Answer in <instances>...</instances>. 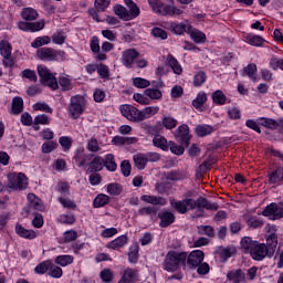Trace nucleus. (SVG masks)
I'll return each instance as SVG.
<instances>
[{
  "mask_svg": "<svg viewBox=\"0 0 283 283\" xmlns=\"http://www.w3.org/2000/svg\"><path fill=\"white\" fill-rule=\"evenodd\" d=\"M193 192L191 190L185 193V199L176 200L170 199V207L175 209L180 216H185L188 211L193 209H207L208 211H218L219 207L217 202H210L207 198L199 197L198 199L192 198Z\"/></svg>",
  "mask_w": 283,
  "mask_h": 283,
  "instance_id": "nucleus-1",
  "label": "nucleus"
},
{
  "mask_svg": "<svg viewBox=\"0 0 283 283\" xmlns=\"http://www.w3.org/2000/svg\"><path fill=\"white\" fill-rule=\"evenodd\" d=\"M187 262V252H180L171 250L166 254L164 260V270L168 273H174L178 271L180 266H185Z\"/></svg>",
  "mask_w": 283,
  "mask_h": 283,
  "instance_id": "nucleus-2",
  "label": "nucleus"
},
{
  "mask_svg": "<svg viewBox=\"0 0 283 283\" xmlns=\"http://www.w3.org/2000/svg\"><path fill=\"white\" fill-rule=\"evenodd\" d=\"M149 7L155 14H161V17H180L185 11L175 4L163 3L160 0H147Z\"/></svg>",
  "mask_w": 283,
  "mask_h": 283,
  "instance_id": "nucleus-3",
  "label": "nucleus"
},
{
  "mask_svg": "<svg viewBox=\"0 0 283 283\" xmlns=\"http://www.w3.org/2000/svg\"><path fill=\"white\" fill-rule=\"evenodd\" d=\"M38 74L42 85H46L51 90H59V80H56V74L52 73L48 66L40 64L36 67Z\"/></svg>",
  "mask_w": 283,
  "mask_h": 283,
  "instance_id": "nucleus-4",
  "label": "nucleus"
},
{
  "mask_svg": "<svg viewBox=\"0 0 283 283\" xmlns=\"http://www.w3.org/2000/svg\"><path fill=\"white\" fill-rule=\"evenodd\" d=\"M7 186L12 191H23L28 189V177L23 172H10Z\"/></svg>",
  "mask_w": 283,
  "mask_h": 283,
  "instance_id": "nucleus-5",
  "label": "nucleus"
},
{
  "mask_svg": "<svg viewBox=\"0 0 283 283\" xmlns=\"http://www.w3.org/2000/svg\"><path fill=\"white\" fill-rule=\"evenodd\" d=\"M40 61H65L67 54L65 51L54 50L52 48H41L36 51Z\"/></svg>",
  "mask_w": 283,
  "mask_h": 283,
  "instance_id": "nucleus-6",
  "label": "nucleus"
},
{
  "mask_svg": "<svg viewBox=\"0 0 283 283\" xmlns=\"http://www.w3.org/2000/svg\"><path fill=\"white\" fill-rule=\"evenodd\" d=\"M85 112V98L81 95L72 96L69 105V116L78 118Z\"/></svg>",
  "mask_w": 283,
  "mask_h": 283,
  "instance_id": "nucleus-7",
  "label": "nucleus"
},
{
  "mask_svg": "<svg viewBox=\"0 0 283 283\" xmlns=\"http://www.w3.org/2000/svg\"><path fill=\"white\" fill-rule=\"evenodd\" d=\"M262 216L270 220H280L283 218V200L279 203L272 202L262 211Z\"/></svg>",
  "mask_w": 283,
  "mask_h": 283,
  "instance_id": "nucleus-8",
  "label": "nucleus"
},
{
  "mask_svg": "<svg viewBox=\"0 0 283 283\" xmlns=\"http://www.w3.org/2000/svg\"><path fill=\"white\" fill-rule=\"evenodd\" d=\"M92 158L94 155H90L85 153V148L78 147L74 151L73 160H75V165L77 167H82L83 169L90 167V163H92Z\"/></svg>",
  "mask_w": 283,
  "mask_h": 283,
  "instance_id": "nucleus-9",
  "label": "nucleus"
},
{
  "mask_svg": "<svg viewBox=\"0 0 283 283\" xmlns=\"http://www.w3.org/2000/svg\"><path fill=\"white\" fill-rule=\"evenodd\" d=\"M119 112L124 118H127V120H130V123H140V111L133 105H120Z\"/></svg>",
  "mask_w": 283,
  "mask_h": 283,
  "instance_id": "nucleus-10",
  "label": "nucleus"
},
{
  "mask_svg": "<svg viewBox=\"0 0 283 283\" xmlns=\"http://www.w3.org/2000/svg\"><path fill=\"white\" fill-rule=\"evenodd\" d=\"M140 56V53L136 49H127L122 52L120 63L127 70H132L134 67V63Z\"/></svg>",
  "mask_w": 283,
  "mask_h": 283,
  "instance_id": "nucleus-11",
  "label": "nucleus"
},
{
  "mask_svg": "<svg viewBox=\"0 0 283 283\" xmlns=\"http://www.w3.org/2000/svg\"><path fill=\"white\" fill-rule=\"evenodd\" d=\"M252 260L256 262H262L264 258H269V248L264 243H260L256 241L254 247L252 248V252L250 253Z\"/></svg>",
  "mask_w": 283,
  "mask_h": 283,
  "instance_id": "nucleus-12",
  "label": "nucleus"
},
{
  "mask_svg": "<svg viewBox=\"0 0 283 283\" xmlns=\"http://www.w3.org/2000/svg\"><path fill=\"white\" fill-rule=\"evenodd\" d=\"M187 264L192 269H196L205 261V252L201 250H195L189 255L187 254Z\"/></svg>",
  "mask_w": 283,
  "mask_h": 283,
  "instance_id": "nucleus-13",
  "label": "nucleus"
},
{
  "mask_svg": "<svg viewBox=\"0 0 283 283\" xmlns=\"http://www.w3.org/2000/svg\"><path fill=\"white\" fill-rule=\"evenodd\" d=\"M158 218L160 220L159 227H161L163 229L176 222V214H174V212L171 211H163L158 214Z\"/></svg>",
  "mask_w": 283,
  "mask_h": 283,
  "instance_id": "nucleus-14",
  "label": "nucleus"
},
{
  "mask_svg": "<svg viewBox=\"0 0 283 283\" xmlns=\"http://www.w3.org/2000/svg\"><path fill=\"white\" fill-rule=\"evenodd\" d=\"M140 200L143 202H146L147 205H155L158 207H165L167 205V198H165V197L144 195L140 197Z\"/></svg>",
  "mask_w": 283,
  "mask_h": 283,
  "instance_id": "nucleus-15",
  "label": "nucleus"
},
{
  "mask_svg": "<svg viewBox=\"0 0 283 283\" xmlns=\"http://www.w3.org/2000/svg\"><path fill=\"white\" fill-rule=\"evenodd\" d=\"M124 3L128 8L129 21H134V19H138V17H140V8L135 3L134 0H124Z\"/></svg>",
  "mask_w": 283,
  "mask_h": 283,
  "instance_id": "nucleus-16",
  "label": "nucleus"
},
{
  "mask_svg": "<svg viewBox=\"0 0 283 283\" xmlns=\"http://www.w3.org/2000/svg\"><path fill=\"white\" fill-rule=\"evenodd\" d=\"M243 76H248L253 83H258L260 77L258 76V65L250 63L243 69Z\"/></svg>",
  "mask_w": 283,
  "mask_h": 283,
  "instance_id": "nucleus-17",
  "label": "nucleus"
},
{
  "mask_svg": "<svg viewBox=\"0 0 283 283\" xmlns=\"http://www.w3.org/2000/svg\"><path fill=\"white\" fill-rule=\"evenodd\" d=\"M103 167H105V159L103 157H95L94 159H91L87 168L88 174H94L96 171H102Z\"/></svg>",
  "mask_w": 283,
  "mask_h": 283,
  "instance_id": "nucleus-18",
  "label": "nucleus"
},
{
  "mask_svg": "<svg viewBox=\"0 0 283 283\" xmlns=\"http://www.w3.org/2000/svg\"><path fill=\"white\" fill-rule=\"evenodd\" d=\"M169 25L174 32V34L180 35V34H185V32H187V34H189L191 32V24L189 23H178V22H169Z\"/></svg>",
  "mask_w": 283,
  "mask_h": 283,
  "instance_id": "nucleus-19",
  "label": "nucleus"
},
{
  "mask_svg": "<svg viewBox=\"0 0 283 283\" xmlns=\"http://www.w3.org/2000/svg\"><path fill=\"white\" fill-rule=\"evenodd\" d=\"M27 200L32 209H35V211H45V206L43 205V201L36 195L29 193L27 197Z\"/></svg>",
  "mask_w": 283,
  "mask_h": 283,
  "instance_id": "nucleus-20",
  "label": "nucleus"
},
{
  "mask_svg": "<svg viewBox=\"0 0 283 283\" xmlns=\"http://www.w3.org/2000/svg\"><path fill=\"white\" fill-rule=\"evenodd\" d=\"M158 112H160V107L158 106H148L139 111V123H143V120H147V118H151V116H156Z\"/></svg>",
  "mask_w": 283,
  "mask_h": 283,
  "instance_id": "nucleus-21",
  "label": "nucleus"
},
{
  "mask_svg": "<svg viewBox=\"0 0 283 283\" xmlns=\"http://www.w3.org/2000/svg\"><path fill=\"white\" fill-rule=\"evenodd\" d=\"M166 62L172 70L174 74H177V76H180V74H182V65H180V62H178V60L174 57V55L168 54L166 56Z\"/></svg>",
  "mask_w": 283,
  "mask_h": 283,
  "instance_id": "nucleus-22",
  "label": "nucleus"
},
{
  "mask_svg": "<svg viewBox=\"0 0 283 283\" xmlns=\"http://www.w3.org/2000/svg\"><path fill=\"white\" fill-rule=\"evenodd\" d=\"M127 235H119L115 240L111 241L107 243L106 248L107 249H113L114 251H118V249H123L125 244L128 242Z\"/></svg>",
  "mask_w": 283,
  "mask_h": 283,
  "instance_id": "nucleus-23",
  "label": "nucleus"
},
{
  "mask_svg": "<svg viewBox=\"0 0 283 283\" xmlns=\"http://www.w3.org/2000/svg\"><path fill=\"white\" fill-rule=\"evenodd\" d=\"M15 233L20 238H24L25 240H34V238H36V232H34L33 230H28L19 223L15 226Z\"/></svg>",
  "mask_w": 283,
  "mask_h": 283,
  "instance_id": "nucleus-24",
  "label": "nucleus"
},
{
  "mask_svg": "<svg viewBox=\"0 0 283 283\" xmlns=\"http://www.w3.org/2000/svg\"><path fill=\"white\" fill-rule=\"evenodd\" d=\"M244 39L249 45H253L254 48H262L265 42L264 38L253 33L245 34Z\"/></svg>",
  "mask_w": 283,
  "mask_h": 283,
  "instance_id": "nucleus-25",
  "label": "nucleus"
},
{
  "mask_svg": "<svg viewBox=\"0 0 283 283\" xmlns=\"http://www.w3.org/2000/svg\"><path fill=\"white\" fill-rule=\"evenodd\" d=\"M133 160H134L135 167L139 171H143V169H145L147 167V163H149L147 160V155L143 154V153H138V154L134 155Z\"/></svg>",
  "mask_w": 283,
  "mask_h": 283,
  "instance_id": "nucleus-26",
  "label": "nucleus"
},
{
  "mask_svg": "<svg viewBox=\"0 0 283 283\" xmlns=\"http://www.w3.org/2000/svg\"><path fill=\"white\" fill-rule=\"evenodd\" d=\"M23 113V97L21 96H15L12 98V104H11V114L14 116H19V114Z\"/></svg>",
  "mask_w": 283,
  "mask_h": 283,
  "instance_id": "nucleus-27",
  "label": "nucleus"
},
{
  "mask_svg": "<svg viewBox=\"0 0 283 283\" xmlns=\"http://www.w3.org/2000/svg\"><path fill=\"white\" fill-rule=\"evenodd\" d=\"M176 137L180 138L181 143H189L191 135H189V126L184 124L176 130Z\"/></svg>",
  "mask_w": 283,
  "mask_h": 283,
  "instance_id": "nucleus-28",
  "label": "nucleus"
},
{
  "mask_svg": "<svg viewBox=\"0 0 283 283\" xmlns=\"http://www.w3.org/2000/svg\"><path fill=\"white\" fill-rule=\"evenodd\" d=\"M113 145H117L120 147L123 145H134V143H138V138L136 137H123V136H115L112 139Z\"/></svg>",
  "mask_w": 283,
  "mask_h": 283,
  "instance_id": "nucleus-29",
  "label": "nucleus"
},
{
  "mask_svg": "<svg viewBox=\"0 0 283 283\" xmlns=\"http://www.w3.org/2000/svg\"><path fill=\"white\" fill-rule=\"evenodd\" d=\"M207 101H208L207 93L201 91L197 94L196 98L192 101V106L196 109H199L200 112H202V107H205V103H207Z\"/></svg>",
  "mask_w": 283,
  "mask_h": 283,
  "instance_id": "nucleus-30",
  "label": "nucleus"
},
{
  "mask_svg": "<svg viewBox=\"0 0 283 283\" xmlns=\"http://www.w3.org/2000/svg\"><path fill=\"white\" fill-rule=\"evenodd\" d=\"M245 222L250 229H261V227H264V220L258 216L248 217Z\"/></svg>",
  "mask_w": 283,
  "mask_h": 283,
  "instance_id": "nucleus-31",
  "label": "nucleus"
},
{
  "mask_svg": "<svg viewBox=\"0 0 283 283\" xmlns=\"http://www.w3.org/2000/svg\"><path fill=\"white\" fill-rule=\"evenodd\" d=\"M114 14L118 17L122 21H129V10L120 4H116L113 8Z\"/></svg>",
  "mask_w": 283,
  "mask_h": 283,
  "instance_id": "nucleus-32",
  "label": "nucleus"
},
{
  "mask_svg": "<svg viewBox=\"0 0 283 283\" xmlns=\"http://www.w3.org/2000/svg\"><path fill=\"white\" fill-rule=\"evenodd\" d=\"M227 280L232 283L244 282V273L242 272V270H232L228 272Z\"/></svg>",
  "mask_w": 283,
  "mask_h": 283,
  "instance_id": "nucleus-33",
  "label": "nucleus"
},
{
  "mask_svg": "<svg viewBox=\"0 0 283 283\" xmlns=\"http://www.w3.org/2000/svg\"><path fill=\"white\" fill-rule=\"evenodd\" d=\"M256 243L258 241H253L251 237H244L241 239V242H240L241 249L242 251H244V253H251Z\"/></svg>",
  "mask_w": 283,
  "mask_h": 283,
  "instance_id": "nucleus-34",
  "label": "nucleus"
},
{
  "mask_svg": "<svg viewBox=\"0 0 283 283\" xmlns=\"http://www.w3.org/2000/svg\"><path fill=\"white\" fill-rule=\"evenodd\" d=\"M21 17L24 21H36L39 19V12L32 8H24L21 11Z\"/></svg>",
  "mask_w": 283,
  "mask_h": 283,
  "instance_id": "nucleus-35",
  "label": "nucleus"
},
{
  "mask_svg": "<svg viewBox=\"0 0 283 283\" xmlns=\"http://www.w3.org/2000/svg\"><path fill=\"white\" fill-rule=\"evenodd\" d=\"M282 180H283L282 167H277L275 170L269 174L270 185H277V182H282Z\"/></svg>",
  "mask_w": 283,
  "mask_h": 283,
  "instance_id": "nucleus-36",
  "label": "nucleus"
},
{
  "mask_svg": "<svg viewBox=\"0 0 283 283\" xmlns=\"http://www.w3.org/2000/svg\"><path fill=\"white\" fill-rule=\"evenodd\" d=\"M266 248L269 250V258L275 255L277 249V235L266 237Z\"/></svg>",
  "mask_w": 283,
  "mask_h": 283,
  "instance_id": "nucleus-37",
  "label": "nucleus"
},
{
  "mask_svg": "<svg viewBox=\"0 0 283 283\" xmlns=\"http://www.w3.org/2000/svg\"><path fill=\"white\" fill-rule=\"evenodd\" d=\"M153 145L154 147L163 149V151H167L169 149V142H167V139L161 135H156L153 138Z\"/></svg>",
  "mask_w": 283,
  "mask_h": 283,
  "instance_id": "nucleus-38",
  "label": "nucleus"
},
{
  "mask_svg": "<svg viewBox=\"0 0 283 283\" xmlns=\"http://www.w3.org/2000/svg\"><path fill=\"white\" fill-rule=\"evenodd\" d=\"M195 132L197 136H200L202 138L205 136H209L210 134H213V126L207 125V124H200L196 126Z\"/></svg>",
  "mask_w": 283,
  "mask_h": 283,
  "instance_id": "nucleus-39",
  "label": "nucleus"
},
{
  "mask_svg": "<svg viewBox=\"0 0 283 283\" xmlns=\"http://www.w3.org/2000/svg\"><path fill=\"white\" fill-rule=\"evenodd\" d=\"M50 43H52L50 35L38 36L31 43V48L38 50V48H43V45H50Z\"/></svg>",
  "mask_w": 283,
  "mask_h": 283,
  "instance_id": "nucleus-40",
  "label": "nucleus"
},
{
  "mask_svg": "<svg viewBox=\"0 0 283 283\" xmlns=\"http://www.w3.org/2000/svg\"><path fill=\"white\" fill-rule=\"evenodd\" d=\"M227 95L221 90H217L212 93V103L214 105H227Z\"/></svg>",
  "mask_w": 283,
  "mask_h": 283,
  "instance_id": "nucleus-41",
  "label": "nucleus"
},
{
  "mask_svg": "<svg viewBox=\"0 0 283 283\" xmlns=\"http://www.w3.org/2000/svg\"><path fill=\"white\" fill-rule=\"evenodd\" d=\"M105 205H109V196L105 193H99L93 200L94 209H101V207H105Z\"/></svg>",
  "mask_w": 283,
  "mask_h": 283,
  "instance_id": "nucleus-42",
  "label": "nucleus"
},
{
  "mask_svg": "<svg viewBox=\"0 0 283 283\" xmlns=\"http://www.w3.org/2000/svg\"><path fill=\"white\" fill-rule=\"evenodd\" d=\"M188 34H190V38L195 43H205V41H207V35L202 31L193 29L192 27Z\"/></svg>",
  "mask_w": 283,
  "mask_h": 283,
  "instance_id": "nucleus-43",
  "label": "nucleus"
},
{
  "mask_svg": "<svg viewBox=\"0 0 283 283\" xmlns=\"http://www.w3.org/2000/svg\"><path fill=\"white\" fill-rule=\"evenodd\" d=\"M48 275H50V277H55L56 280H59V277H63V269L54 264V262L50 261Z\"/></svg>",
  "mask_w": 283,
  "mask_h": 283,
  "instance_id": "nucleus-44",
  "label": "nucleus"
},
{
  "mask_svg": "<svg viewBox=\"0 0 283 283\" xmlns=\"http://www.w3.org/2000/svg\"><path fill=\"white\" fill-rule=\"evenodd\" d=\"M60 85L62 92H70L72 90V80L67 75H61L59 77L57 86Z\"/></svg>",
  "mask_w": 283,
  "mask_h": 283,
  "instance_id": "nucleus-45",
  "label": "nucleus"
},
{
  "mask_svg": "<svg viewBox=\"0 0 283 283\" xmlns=\"http://www.w3.org/2000/svg\"><path fill=\"white\" fill-rule=\"evenodd\" d=\"M166 180L176 182L178 180H185V174L181 170H171L165 174Z\"/></svg>",
  "mask_w": 283,
  "mask_h": 283,
  "instance_id": "nucleus-46",
  "label": "nucleus"
},
{
  "mask_svg": "<svg viewBox=\"0 0 283 283\" xmlns=\"http://www.w3.org/2000/svg\"><path fill=\"white\" fill-rule=\"evenodd\" d=\"M0 54L3 59H8V56H12V44L10 42L2 40L0 42Z\"/></svg>",
  "mask_w": 283,
  "mask_h": 283,
  "instance_id": "nucleus-47",
  "label": "nucleus"
},
{
  "mask_svg": "<svg viewBox=\"0 0 283 283\" xmlns=\"http://www.w3.org/2000/svg\"><path fill=\"white\" fill-rule=\"evenodd\" d=\"M106 191L109 196H120L123 193V186L118 182H112L106 186Z\"/></svg>",
  "mask_w": 283,
  "mask_h": 283,
  "instance_id": "nucleus-48",
  "label": "nucleus"
},
{
  "mask_svg": "<svg viewBox=\"0 0 283 283\" xmlns=\"http://www.w3.org/2000/svg\"><path fill=\"white\" fill-rule=\"evenodd\" d=\"M260 123L268 129H277V127H280V120H275L273 118L261 117Z\"/></svg>",
  "mask_w": 283,
  "mask_h": 283,
  "instance_id": "nucleus-49",
  "label": "nucleus"
},
{
  "mask_svg": "<svg viewBox=\"0 0 283 283\" xmlns=\"http://www.w3.org/2000/svg\"><path fill=\"white\" fill-rule=\"evenodd\" d=\"M104 167H106L107 171H116L118 165H116V160L112 154L105 156Z\"/></svg>",
  "mask_w": 283,
  "mask_h": 283,
  "instance_id": "nucleus-50",
  "label": "nucleus"
},
{
  "mask_svg": "<svg viewBox=\"0 0 283 283\" xmlns=\"http://www.w3.org/2000/svg\"><path fill=\"white\" fill-rule=\"evenodd\" d=\"M72 262H74V256L70 254L59 255L55 258V264H59L60 266H69Z\"/></svg>",
  "mask_w": 283,
  "mask_h": 283,
  "instance_id": "nucleus-51",
  "label": "nucleus"
},
{
  "mask_svg": "<svg viewBox=\"0 0 283 283\" xmlns=\"http://www.w3.org/2000/svg\"><path fill=\"white\" fill-rule=\"evenodd\" d=\"M86 149L92 154L101 151V144L98 143V139H96V137H92L91 139H88L86 144Z\"/></svg>",
  "mask_w": 283,
  "mask_h": 283,
  "instance_id": "nucleus-52",
  "label": "nucleus"
},
{
  "mask_svg": "<svg viewBox=\"0 0 283 283\" xmlns=\"http://www.w3.org/2000/svg\"><path fill=\"white\" fill-rule=\"evenodd\" d=\"M207 83V74L203 71H199L193 76V86L200 87Z\"/></svg>",
  "mask_w": 283,
  "mask_h": 283,
  "instance_id": "nucleus-53",
  "label": "nucleus"
},
{
  "mask_svg": "<svg viewBox=\"0 0 283 283\" xmlns=\"http://www.w3.org/2000/svg\"><path fill=\"white\" fill-rule=\"evenodd\" d=\"M65 39H67V34L63 31H56L52 34V41L55 45H63Z\"/></svg>",
  "mask_w": 283,
  "mask_h": 283,
  "instance_id": "nucleus-54",
  "label": "nucleus"
},
{
  "mask_svg": "<svg viewBox=\"0 0 283 283\" xmlns=\"http://www.w3.org/2000/svg\"><path fill=\"white\" fill-rule=\"evenodd\" d=\"M49 269H50V260H46L41 262L34 268V273H36V275H45V273H49Z\"/></svg>",
  "mask_w": 283,
  "mask_h": 283,
  "instance_id": "nucleus-55",
  "label": "nucleus"
},
{
  "mask_svg": "<svg viewBox=\"0 0 283 283\" xmlns=\"http://www.w3.org/2000/svg\"><path fill=\"white\" fill-rule=\"evenodd\" d=\"M144 94L148 96V98H151V101H159V98H163V92L158 88H146Z\"/></svg>",
  "mask_w": 283,
  "mask_h": 283,
  "instance_id": "nucleus-56",
  "label": "nucleus"
},
{
  "mask_svg": "<svg viewBox=\"0 0 283 283\" xmlns=\"http://www.w3.org/2000/svg\"><path fill=\"white\" fill-rule=\"evenodd\" d=\"M34 112H45L46 114H52L54 109L48 105L45 102H38L33 105Z\"/></svg>",
  "mask_w": 283,
  "mask_h": 283,
  "instance_id": "nucleus-57",
  "label": "nucleus"
},
{
  "mask_svg": "<svg viewBox=\"0 0 283 283\" xmlns=\"http://www.w3.org/2000/svg\"><path fill=\"white\" fill-rule=\"evenodd\" d=\"M102 282L109 283L114 280V272L111 269H104L99 272Z\"/></svg>",
  "mask_w": 283,
  "mask_h": 283,
  "instance_id": "nucleus-58",
  "label": "nucleus"
},
{
  "mask_svg": "<svg viewBox=\"0 0 283 283\" xmlns=\"http://www.w3.org/2000/svg\"><path fill=\"white\" fill-rule=\"evenodd\" d=\"M111 3L112 0H95L94 6L98 12H105L109 8Z\"/></svg>",
  "mask_w": 283,
  "mask_h": 283,
  "instance_id": "nucleus-59",
  "label": "nucleus"
},
{
  "mask_svg": "<svg viewBox=\"0 0 283 283\" xmlns=\"http://www.w3.org/2000/svg\"><path fill=\"white\" fill-rule=\"evenodd\" d=\"M161 123L166 129H175L178 125V120L171 116L164 117Z\"/></svg>",
  "mask_w": 283,
  "mask_h": 283,
  "instance_id": "nucleus-60",
  "label": "nucleus"
},
{
  "mask_svg": "<svg viewBox=\"0 0 283 283\" xmlns=\"http://www.w3.org/2000/svg\"><path fill=\"white\" fill-rule=\"evenodd\" d=\"M136 216H156V208L151 206L142 207L137 210Z\"/></svg>",
  "mask_w": 283,
  "mask_h": 283,
  "instance_id": "nucleus-61",
  "label": "nucleus"
},
{
  "mask_svg": "<svg viewBox=\"0 0 283 283\" xmlns=\"http://www.w3.org/2000/svg\"><path fill=\"white\" fill-rule=\"evenodd\" d=\"M59 143L64 151H70V149H72V137L62 136L60 137Z\"/></svg>",
  "mask_w": 283,
  "mask_h": 283,
  "instance_id": "nucleus-62",
  "label": "nucleus"
},
{
  "mask_svg": "<svg viewBox=\"0 0 283 283\" xmlns=\"http://www.w3.org/2000/svg\"><path fill=\"white\" fill-rule=\"evenodd\" d=\"M151 34L155 36V39H160L161 41H165L167 39V31L158 27L151 29Z\"/></svg>",
  "mask_w": 283,
  "mask_h": 283,
  "instance_id": "nucleus-63",
  "label": "nucleus"
},
{
  "mask_svg": "<svg viewBox=\"0 0 283 283\" xmlns=\"http://www.w3.org/2000/svg\"><path fill=\"white\" fill-rule=\"evenodd\" d=\"M97 74L101 78H109V66L105 64L97 65Z\"/></svg>",
  "mask_w": 283,
  "mask_h": 283,
  "instance_id": "nucleus-64",
  "label": "nucleus"
}]
</instances>
